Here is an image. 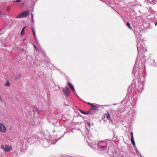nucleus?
Instances as JSON below:
<instances>
[{"label": "nucleus", "instance_id": "obj_1", "mask_svg": "<svg viewBox=\"0 0 157 157\" xmlns=\"http://www.w3.org/2000/svg\"><path fill=\"white\" fill-rule=\"evenodd\" d=\"M107 140H93L91 143L89 144V146L92 148L97 149L100 151H105L109 149Z\"/></svg>", "mask_w": 157, "mask_h": 157}, {"label": "nucleus", "instance_id": "obj_2", "mask_svg": "<svg viewBox=\"0 0 157 157\" xmlns=\"http://www.w3.org/2000/svg\"><path fill=\"white\" fill-rule=\"evenodd\" d=\"M29 11L26 10L23 11L18 14L16 17V18H19L27 17L29 15Z\"/></svg>", "mask_w": 157, "mask_h": 157}, {"label": "nucleus", "instance_id": "obj_3", "mask_svg": "<svg viewBox=\"0 0 157 157\" xmlns=\"http://www.w3.org/2000/svg\"><path fill=\"white\" fill-rule=\"evenodd\" d=\"M1 148L5 152H8L10 150H12L11 146L7 145H6L5 146L2 145Z\"/></svg>", "mask_w": 157, "mask_h": 157}, {"label": "nucleus", "instance_id": "obj_4", "mask_svg": "<svg viewBox=\"0 0 157 157\" xmlns=\"http://www.w3.org/2000/svg\"><path fill=\"white\" fill-rule=\"evenodd\" d=\"M63 92L64 93L67 97H68L70 94V91L69 89L67 87H66L63 89Z\"/></svg>", "mask_w": 157, "mask_h": 157}, {"label": "nucleus", "instance_id": "obj_5", "mask_svg": "<svg viewBox=\"0 0 157 157\" xmlns=\"http://www.w3.org/2000/svg\"><path fill=\"white\" fill-rule=\"evenodd\" d=\"M130 134H131V139L132 143V144L134 147L135 148L136 150L137 151V149L136 148L135 144V141H134V139L133 132H130Z\"/></svg>", "mask_w": 157, "mask_h": 157}, {"label": "nucleus", "instance_id": "obj_6", "mask_svg": "<svg viewBox=\"0 0 157 157\" xmlns=\"http://www.w3.org/2000/svg\"><path fill=\"white\" fill-rule=\"evenodd\" d=\"M6 131L5 127L2 123H0V131L2 132H5Z\"/></svg>", "mask_w": 157, "mask_h": 157}, {"label": "nucleus", "instance_id": "obj_7", "mask_svg": "<svg viewBox=\"0 0 157 157\" xmlns=\"http://www.w3.org/2000/svg\"><path fill=\"white\" fill-rule=\"evenodd\" d=\"M136 62L135 66L134 67L132 71V73L134 75H135L137 73V69L136 66Z\"/></svg>", "mask_w": 157, "mask_h": 157}, {"label": "nucleus", "instance_id": "obj_8", "mask_svg": "<svg viewBox=\"0 0 157 157\" xmlns=\"http://www.w3.org/2000/svg\"><path fill=\"white\" fill-rule=\"evenodd\" d=\"M91 108L90 109L91 110H97L98 109V107L97 106L93 104L91 105Z\"/></svg>", "mask_w": 157, "mask_h": 157}, {"label": "nucleus", "instance_id": "obj_9", "mask_svg": "<svg viewBox=\"0 0 157 157\" xmlns=\"http://www.w3.org/2000/svg\"><path fill=\"white\" fill-rule=\"evenodd\" d=\"M68 84L69 87L71 88L72 91H75V90L74 89V88L70 82H68Z\"/></svg>", "mask_w": 157, "mask_h": 157}, {"label": "nucleus", "instance_id": "obj_10", "mask_svg": "<svg viewBox=\"0 0 157 157\" xmlns=\"http://www.w3.org/2000/svg\"><path fill=\"white\" fill-rule=\"evenodd\" d=\"M104 116L106 117L109 120H111V119H110V114L108 112H107L105 114Z\"/></svg>", "mask_w": 157, "mask_h": 157}, {"label": "nucleus", "instance_id": "obj_11", "mask_svg": "<svg viewBox=\"0 0 157 157\" xmlns=\"http://www.w3.org/2000/svg\"><path fill=\"white\" fill-rule=\"evenodd\" d=\"M5 86L7 87H9L10 86V83L9 82L7 81L6 83L5 84Z\"/></svg>", "mask_w": 157, "mask_h": 157}, {"label": "nucleus", "instance_id": "obj_12", "mask_svg": "<svg viewBox=\"0 0 157 157\" xmlns=\"http://www.w3.org/2000/svg\"><path fill=\"white\" fill-rule=\"evenodd\" d=\"M32 29L33 35L34 36V37L35 39H36V34L35 32L33 30V27H32Z\"/></svg>", "mask_w": 157, "mask_h": 157}, {"label": "nucleus", "instance_id": "obj_13", "mask_svg": "<svg viewBox=\"0 0 157 157\" xmlns=\"http://www.w3.org/2000/svg\"><path fill=\"white\" fill-rule=\"evenodd\" d=\"M86 126H89L90 127L92 124H91L90 122H87L85 123Z\"/></svg>", "mask_w": 157, "mask_h": 157}, {"label": "nucleus", "instance_id": "obj_14", "mask_svg": "<svg viewBox=\"0 0 157 157\" xmlns=\"http://www.w3.org/2000/svg\"><path fill=\"white\" fill-rule=\"evenodd\" d=\"M25 27H24L21 30V36H22L24 34V32H23V31L24 30V29H25Z\"/></svg>", "mask_w": 157, "mask_h": 157}, {"label": "nucleus", "instance_id": "obj_15", "mask_svg": "<svg viewBox=\"0 0 157 157\" xmlns=\"http://www.w3.org/2000/svg\"><path fill=\"white\" fill-rule=\"evenodd\" d=\"M127 26L130 29H131V28L130 26V24L128 22H127Z\"/></svg>", "mask_w": 157, "mask_h": 157}, {"label": "nucleus", "instance_id": "obj_16", "mask_svg": "<svg viewBox=\"0 0 157 157\" xmlns=\"http://www.w3.org/2000/svg\"><path fill=\"white\" fill-rule=\"evenodd\" d=\"M79 111L80 112V113H81L82 114H87L86 112L82 111L80 109Z\"/></svg>", "mask_w": 157, "mask_h": 157}, {"label": "nucleus", "instance_id": "obj_17", "mask_svg": "<svg viewBox=\"0 0 157 157\" xmlns=\"http://www.w3.org/2000/svg\"><path fill=\"white\" fill-rule=\"evenodd\" d=\"M20 75L19 74L16 77V79H19L20 77Z\"/></svg>", "mask_w": 157, "mask_h": 157}, {"label": "nucleus", "instance_id": "obj_18", "mask_svg": "<svg viewBox=\"0 0 157 157\" xmlns=\"http://www.w3.org/2000/svg\"><path fill=\"white\" fill-rule=\"evenodd\" d=\"M33 46H34V47L35 49L37 51H38V48H37V47H36V45L35 44H34Z\"/></svg>", "mask_w": 157, "mask_h": 157}, {"label": "nucleus", "instance_id": "obj_19", "mask_svg": "<svg viewBox=\"0 0 157 157\" xmlns=\"http://www.w3.org/2000/svg\"><path fill=\"white\" fill-rule=\"evenodd\" d=\"M10 7H8L7 8V11H9L10 10Z\"/></svg>", "mask_w": 157, "mask_h": 157}, {"label": "nucleus", "instance_id": "obj_20", "mask_svg": "<svg viewBox=\"0 0 157 157\" xmlns=\"http://www.w3.org/2000/svg\"><path fill=\"white\" fill-rule=\"evenodd\" d=\"M14 2H21V0H16V1H14Z\"/></svg>", "mask_w": 157, "mask_h": 157}, {"label": "nucleus", "instance_id": "obj_21", "mask_svg": "<svg viewBox=\"0 0 157 157\" xmlns=\"http://www.w3.org/2000/svg\"><path fill=\"white\" fill-rule=\"evenodd\" d=\"M24 3L23 2L22 3L19 4V5L21 6H24Z\"/></svg>", "mask_w": 157, "mask_h": 157}, {"label": "nucleus", "instance_id": "obj_22", "mask_svg": "<svg viewBox=\"0 0 157 157\" xmlns=\"http://www.w3.org/2000/svg\"><path fill=\"white\" fill-rule=\"evenodd\" d=\"M0 101L1 102H3V100H2V99L1 96H0Z\"/></svg>", "mask_w": 157, "mask_h": 157}, {"label": "nucleus", "instance_id": "obj_23", "mask_svg": "<svg viewBox=\"0 0 157 157\" xmlns=\"http://www.w3.org/2000/svg\"><path fill=\"white\" fill-rule=\"evenodd\" d=\"M87 104H89V105H90L91 106V105H93L92 104H91V103H89V102Z\"/></svg>", "mask_w": 157, "mask_h": 157}, {"label": "nucleus", "instance_id": "obj_24", "mask_svg": "<svg viewBox=\"0 0 157 157\" xmlns=\"http://www.w3.org/2000/svg\"><path fill=\"white\" fill-rule=\"evenodd\" d=\"M131 88H132V86H131L130 87H129V89H130Z\"/></svg>", "mask_w": 157, "mask_h": 157}, {"label": "nucleus", "instance_id": "obj_25", "mask_svg": "<svg viewBox=\"0 0 157 157\" xmlns=\"http://www.w3.org/2000/svg\"><path fill=\"white\" fill-rule=\"evenodd\" d=\"M136 85V83H135V86Z\"/></svg>", "mask_w": 157, "mask_h": 157}, {"label": "nucleus", "instance_id": "obj_26", "mask_svg": "<svg viewBox=\"0 0 157 157\" xmlns=\"http://www.w3.org/2000/svg\"><path fill=\"white\" fill-rule=\"evenodd\" d=\"M157 25V23H156L155 25Z\"/></svg>", "mask_w": 157, "mask_h": 157}, {"label": "nucleus", "instance_id": "obj_27", "mask_svg": "<svg viewBox=\"0 0 157 157\" xmlns=\"http://www.w3.org/2000/svg\"><path fill=\"white\" fill-rule=\"evenodd\" d=\"M32 17H33V15H32Z\"/></svg>", "mask_w": 157, "mask_h": 157}]
</instances>
